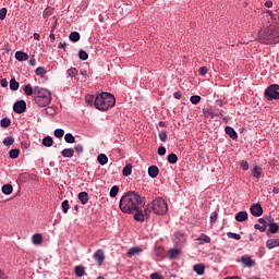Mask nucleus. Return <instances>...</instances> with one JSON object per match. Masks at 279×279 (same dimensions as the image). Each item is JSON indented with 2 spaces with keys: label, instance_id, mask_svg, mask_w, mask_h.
<instances>
[{
  "label": "nucleus",
  "instance_id": "1",
  "mask_svg": "<svg viewBox=\"0 0 279 279\" xmlns=\"http://www.w3.org/2000/svg\"><path fill=\"white\" fill-rule=\"evenodd\" d=\"M143 199H145V197L141 196L136 191L126 192L120 198L119 208L125 213V215H134V211L138 210V207L143 204Z\"/></svg>",
  "mask_w": 279,
  "mask_h": 279
},
{
  "label": "nucleus",
  "instance_id": "2",
  "mask_svg": "<svg viewBox=\"0 0 279 279\" xmlns=\"http://www.w3.org/2000/svg\"><path fill=\"white\" fill-rule=\"evenodd\" d=\"M116 104L117 98H114V95L108 92H102L96 96L94 107L96 110L106 112L107 110H110V108H114Z\"/></svg>",
  "mask_w": 279,
  "mask_h": 279
},
{
  "label": "nucleus",
  "instance_id": "3",
  "mask_svg": "<svg viewBox=\"0 0 279 279\" xmlns=\"http://www.w3.org/2000/svg\"><path fill=\"white\" fill-rule=\"evenodd\" d=\"M51 92L40 86H35L34 101L39 108H47L51 104Z\"/></svg>",
  "mask_w": 279,
  "mask_h": 279
},
{
  "label": "nucleus",
  "instance_id": "4",
  "mask_svg": "<svg viewBox=\"0 0 279 279\" xmlns=\"http://www.w3.org/2000/svg\"><path fill=\"white\" fill-rule=\"evenodd\" d=\"M258 40L263 45H271V43H279V32L274 26H268L259 32Z\"/></svg>",
  "mask_w": 279,
  "mask_h": 279
},
{
  "label": "nucleus",
  "instance_id": "5",
  "mask_svg": "<svg viewBox=\"0 0 279 279\" xmlns=\"http://www.w3.org/2000/svg\"><path fill=\"white\" fill-rule=\"evenodd\" d=\"M151 204V209L153 213L155 215H167V213L169 211V206L167 205V202L163 201L162 197H157L155 198L153 202H150Z\"/></svg>",
  "mask_w": 279,
  "mask_h": 279
},
{
  "label": "nucleus",
  "instance_id": "6",
  "mask_svg": "<svg viewBox=\"0 0 279 279\" xmlns=\"http://www.w3.org/2000/svg\"><path fill=\"white\" fill-rule=\"evenodd\" d=\"M279 85L278 84H271L269 85L264 95L268 101H278L279 99Z\"/></svg>",
  "mask_w": 279,
  "mask_h": 279
},
{
  "label": "nucleus",
  "instance_id": "7",
  "mask_svg": "<svg viewBox=\"0 0 279 279\" xmlns=\"http://www.w3.org/2000/svg\"><path fill=\"white\" fill-rule=\"evenodd\" d=\"M26 110L27 102L25 100L21 99L14 102L13 112H15V114H23V112H25Z\"/></svg>",
  "mask_w": 279,
  "mask_h": 279
},
{
  "label": "nucleus",
  "instance_id": "8",
  "mask_svg": "<svg viewBox=\"0 0 279 279\" xmlns=\"http://www.w3.org/2000/svg\"><path fill=\"white\" fill-rule=\"evenodd\" d=\"M93 258L96 260L98 267H101L104 265V260H106V253H104V250L98 248L94 253Z\"/></svg>",
  "mask_w": 279,
  "mask_h": 279
},
{
  "label": "nucleus",
  "instance_id": "9",
  "mask_svg": "<svg viewBox=\"0 0 279 279\" xmlns=\"http://www.w3.org/2000/svg\"><path fill=\"white\" fill-rule=\"evenodd\" d=\"M268 220V231H267V235L269 236V234H278L279 233V225L276 223L274 218H267Z\"/></svg>",
  "mask_w": 279,
  "mask_h": 279
},
{
  "label": "nucleus",
  "instance_id": "10",
  "mask_svg": "<svg viewBox=\"0 0 279 279\" xmlns=\"http://www.w3.org/2000/svg\"><path fill=\"white\" fill-rule=\"evenodd\" d=\"M250 210L253 217H263V205H260V203L251 205Z\"/></svg>",
  "mask_w": 279,
  "mask_h": 279
},
{
  "label": "nucleus",
  "instance_id": "11",
  "mask_svg": "<svg viewBox=\"0 0 279 279\" xmlns=\"http://www.w3.org/2000/svg\"><path fill=\"white\" fill-rule=\"evenodd\" d=\"M174 242L178 245H184V243H186V233H184V231H177L174 233Z\"/></svg>",
  "mask_w": 279,
  "mask_h": 279
},
{
  "label": "nucleus",
  "instance_id": "12",
  "mask_svg": "<svg viewBox=\"0 0 279 279\" xmlns=\"http://www.w3.org/2000/svg\"><path fill=\"white\" fill-rule=\"evenodd\" d=\"M238 263H242L244 267H254V265H256V262L252 259L251 256H247V255H243L241 259L238 260Z\"/></svg>",
  "mask_w": 279,
  "mask_h": 279
},
{
  "label": "nucleus",
  "instance_id": "13",
  "mask_svg": "<svg viewBox=\"0 0 279 279\" xmlns=\"http://www.w3.org/2000/svg\"><path fill=\"white\" fill-rule=\"evenodd\" d=\"M23 93L26 97H36V86L32 87V84H27L23 86Z\"/></svg>",
  "mask_w": 279,
  "mask_h": 279
},
{
  "label": "nucleus",
  "instance_id": "14",
  "mask_svg": "<svg viewBox=\"0 0 279 279\" xmlns=\"http://www.w3.org/2000/svg\"><path fill=\"white\" fill-rule=\"evenodd\" d=\"M134 213H135L134 214V220L135 221L143 222V221H145V219H147V217L145 216L143 209H141V206L137 207V209H135Z\"/></svg>",
  "mask_w": 279,
  "mask_h": 279
},
{
  "label": "nucleus",
  "instance_id": "15",
  "mask_svg": "<svg viewBox=\"0 0 279 279\" xmlns=\"http://www.w3.org/2000/svg\"><path fill=\"white\" fill-rule=\"evenodd\" d=\"M15 60H17V62H27V60H29V54H27V52L17 50L15 52Z\"/></svg>",
  "mask_w": 279,
  "mask_h": 279
},
{
  "label": "nucleus",
  "instance_id": "16",
  "mask_svg": "<svg viewBox=\"0 0 279 279\" xmlns=\"http://www.w3.org/2000/svg\"><path fill=\"white\" fill-rule=\"evenodd\" d=\"M225 132L226 134H228V136L232 138V141H236V138H239V133H236V131L232 126H226Z\"/></svg>",
  "mask_w": 279,
  "mask_h": 279
},
{
  "label": "nucleus",
  "instance_id": "17",
  "mask_svg": "<svg viewBox=\"0 0 279 279\" xmlns=\"http://www.w3.org/2000/svg\"><path fill=\"white\" fill-rule=\"evenodd\" d=\"M158 173H160V169H158V166H149L148 167V175L149 178H158Z\"/></svg>",
  "mask_w": 279,
  "mask_h": 279
},
{
  "label": "nucleus",
  "instance_id": "18",
  "mask_svg": "<svg viewBox=\"0 0 279 279\" xmlns=\"http://www.w3.org/2000/svg\"><path fill=\"white\" fill-rule=\"evenodd\" d=\"M193 269L197 276H204V274H206V266H204V264H195Z\"/></svg>",
  "mask_w": 279,
  "mask_h": 279
},
{
  "label": "nucleus",
  "instance_id": "19",
  "mask_svg": "<svg viewBox=\"0 0 279 279\" xmlns=\"http://www.w3.org/2000/svg\"><path fill=\"white\" fill-rule=\"evenodd\" d=\"M266 247L268 250H274V247H279V239H268L266 241Z\"/></svg>",
  "mask_w": 279,
  "mask_h": 279
},
{
  "label": "nucleus",
  "instance_id": "20",
  "mask_svg": "<svg viewBox=\"0 0 279 279\" xmlns=\"http://www.w3.org/2000/svg\"><path fill=\"white\" fill-rule=\"evenodd\" d=\"M252 175H253V178L260 180V175H263V167L254 166V168L252 170Z\"/></svg>",
  "mask_w": 279,
  "mask_h": 279
},
{
  "label": "nucleus",
  "instance_id": "21",
  "mask_svg": "<svg viewBox=\"0 0 279 279\" xmlns=\"http://www.w3.org/2000/svg\"><path fill=\"white\" fill-rule=\"evenodd\" d=\"M235 221H239L240 223H243V221H247V211H239L235 215Z\"/></svg>",
  "mask_w": 279,
  "mask_h": 279
},
{
  "label": "nucleus",
  "instance_id": "22",
  "mask_svg": "<svg viewBox=\"0 0 279 279\" xmlns=\"http://www.w3.org/2000/svg\"><path fill=\"white\" fill-rule=\"evenodd\" d=\"M77 197L81 204H83V206H86V204H88V199H89L88 192H81L78 193Z\"/></svg>",
  "mask_w": 279,
  "mask_h": 279
},
{
  "label": "nucleus",
  "instance_id": "23",
  "mask_svg": "<svg viewBox=\"0 0 279 279\" xmlns=\"http://www.w3.org/2000/svg\"><path fill=\"white\" fill-rule=\"evenodd\" d=\"M143 252V248L141 246H133L128 251L129 258H132V256H136V254H141Z\"/></svg>",
  "mask_w": 279,
  "mask_h": 279
},
{
  "label": "nucleus",
  "instance_id": "24",
  "mask_svg": "<svg viewBox=\"0 0 279 279\" xmlns=\"http://www.w3.org/2000/svg\"><path fill=\"white\" fill-rule=\"evenodd\" d=\"M74 155H75V150L73 148H64L61 151V156L63 158H73Z\"/></svg>",
  "mask_w": 279,
  "mask_h": 279
},
{
  "label": "nucleus",
  "instance_id": "25",
  "mask_svg": "<svg viewBox=\"0 0 279 279\" xmlns=\"http://www.w3.org/2000/svg\"><path fill=\"white\" fill-rule=\"evenodd\" d=\"M21 84L19 83V81H16V78L12 77L9 82V87L10 90L16 92L19 90Z\"/></svg>",
  "mask_w": 279,
  "mask_h": 279
},
{
  "label": "nucleus",
  "instance_id": "26",
  "mask_svg": "<svg viewBox=\"0 0 279 279\" xmlns=\"http://www.w3.org/2000/svg\"><path fill=\"white\" fill-rule=\"evenodd\" d=\"M199 242V245H204V243H210L213 241L210 236L206 235V233H201V235L196 239Z\"/></svg>",
  "mask_w": 279,
  "mask_h": 279
},
{
  "label": "nucleus",
  "instance_id": "27",
  "mask_svg": "<svg viewBox=\"0 0 279 279\" xmlns=\"http://www.w3.org/2000/svg\"><path fill=\"white\" fill-rule=\"evenodd\" d=\"M41 145H44V147H52L53 146V137H51L49 135L44 137L41 141Z\"/></svg>",
  "mask_w": 279,
  "mask_h": 279
},
{
  "label": "nucleus",
  "instance_id": "28",
  "mask_svg": "<svg viewBox=\"0 0 279 279\" xmlns=\"http://www.w3.org/2000/svg\"><path fill=\"white\" fill-rule=\"evenodd\" d=\"M74 274L76 278H82L84 274H86V270L84 269V266H75Z\"/></svg>",
  "mask_w": 279,
  "mask_h": 279
},
{
  "label": "nucleus",
  "instance_id": "29",
  "mask_svg": "<svg viewBox=\"0 0 279 279\" xmlns=\"http://www.w3.org/2000/svg\"><path fill=\"white\" fill-rule=\"evenodd\" d=\"M98 165H101L104 167L105 165H108V156L106 154H99L97 156Z\"/></svg>",
  "mask_w": 279,
  "mask_h": 279
},
{
  "label": "nucleus",
  "instance_id": "30",
  "mask_svg": "<svg viewBox=\"0 0 279 279\" xmlns=\"http://www.w3.org/2000/svg\"><path fill=\"white\" fill-rule=\"evenodd\" d=\"M122 175H124V178H128L130 175H132V163H126L122 170Z\"/></svg>",
  "mask_w": 279,
  "mask_h": 279
},
{
  "label": "nucleus",
  "instance_id": "31",
  "mask_svg": "<svg viewBox=\"0 0 279 279\" xmlns=\"http://www.w3.org/2000/svg\"><path fill=\"white\" fill-rule=\"evenodd\" d=\"M268 219H272V217L265 215L263 218L258 219V223H260V226H265V230H267V227L269 226Z\"/></svg>",
  "mask_w": 279,
  "mask_h": 279
},
{
  "label": "nucleus",
  "instance_id": "32",
  "mask_svg": "<svg viewBox=\"0 0 279 279\" xmlns=\"http://www.w3.org/2000/svg\"><path fill=\"white\" fill-rule=\"evenodd\" d=\"M180 250L179 248H170L169 250V258L170 260H174V258H178L180 256Z\"/></svg>",
  "mask_w": 279,
  "mask_h": 279
},
{
  "label": "nucleus",
  "instance_id": "33",
  "mask_svg": "<svg viewBox=\"0 0 279 279\" xmlns=\"http://www.w3.org/2000/svg\"><path fill=\"white\" fill-rule=\"evenodd\" d=\"M203 114H204V117H206L207 119H208V118L215 119V117H217L218 113H214V112H213V108H209V109H208V108H207V109L205 108V109H203Z\"/></svg>",
  "mask_w": 279,
  "mask_h": 279
},
{
  "label": "nucleus",
  "instance_id": "34",
  "mask_svg": "<svg viewBox=\"0 0 279 279\" xmlns=\"http://www.w3.org/2000/svg\"><path fill=\"white\" fill-rule=\"evenodd\" d=\"M20 154H21V149L13 148L9 151V158H11L12 160H16V158H19Z\"/></svg>",
  "mask_w": 279,
  "mask_h": 279
},
{
  "label": "nucleus",
  "instance_id": "35",
  "mask_svg": "<svg viewBox=\"0 0 279 279\" xmlns=\"http://www.w3.org/2000/svg\"><path fill=\"white\" fill-rule=\"evenodd\" d=\"M14 191V187H12V184H4L2 186V193L3 195H12V192Z\"/></svg>",
  "mask_w": 279,
  "mask_h": 279
},
{
  "label": "nucleus",
  "instance_id": "36",
  "mask_svg": "<svg viewBox=\"0 0 279 279\" xmlns=\"http://www.w3.org/2000/svg\"><path fill=\"white\" fill-rule=\"evenodd\" d=\"M167 160L169 165H175L178 162V155L175 153H171L168 155Z\"/></svg>",
  "mask_w": 279,
  "mask_h": 279
},
{
  "label": "nucleus",
  "instance_id": "37",
  "mask_svg": "<svg viewBox=\"0 0 279 279\" xmlns=\"http://www.w3.org/2000/svg\"><path fill=\"white\" fill-rule=\"evenodd\" d=\"M97 96L95 95H86L85 96V104H87V106H95V99Z\"/></svg>",
  "mask_w": 279,
  "mask_h": 279
},
{
  "label": "nucleus",
  "instance_id": "38",
  "mask_svg": "<svg viewBox=\"0 0 279 279\" xmlns=\"http://www.w3.org/2000/svg\"><path fill=\"white\" fill-rule=\"evenodd\" d=\"M33 243H34V245H40V243H43V234L35 233L33 235Z\"/></svg>",
  "mask_w": 279,
  "mask_h": 279
},
{
  "label": "nucleus",
  "instance_id": "39",
  "mask_svg": "<svg viewBox=\"0 0 279 279\" xmlns=\"http://www.w3.org/2000/svg\"><path fill=\"white\" fill-rule=\"evenodd\" d=\"M81 35L78 32H72L70 34V40L71 43H80Z\"/></svg>",
  "mask_w": 279,
  "mask_h": 279
},
{
  "label": "nucleus",
  "instance_id": "40",
  "mask_svg": "<svg viewBox=\"0 0 279 279\" xmlns=\"http://www.w3.org/2000/svg\"><path fill=\"white\" fill-rule=\"evenodd\" d=\"M57 108L56 107H47L46 109H44V112L46 114H48L49 117H56L57 114Z\"/></svg>",
  "mask_w": 279,
  "mask_h": 279
},
{
  "label": "nucleus",
  "instance_id": "41",
  "mask_svg": "<svg viewBox=\"0 0 279 279\" xmlns=\"http://www.w3.org/2000/svg\"><path fill=\"white\" fill-rule=\"evenodd\" d=\"M61 208L64 215L69 213V209L71 208V205L69 204V199H65L61 203Z\"/></svg>",
  "mask_w": 279,
  "mask_h": 279
},
{
  "label": "nucleus",
  "instance_id": "42",
  "mask_svg": "<svg viewBox=\"0 0 279 279\" xmlns=\"http://www.w3.org/2000/svg\"><path fill=\"white\" fill-rule=\"evenodd\" d=\"M2 143L5 147H10L11 145H14V137L8 136L2 141Z\"/></svg>",
  "mask_w": 279,
  "mask_h": 279
},
{
  "label": "nucleus",
  "instance_id": "43",
  "mask_svg": "<svg viewBox=\"0 0 279 279\" xmlns=\"http://www.w3.org/2000/svg\"><path fill=\"white\" fill-rule=\"evenodd\" d=\"M0 125L1 128H10V125H12V120H10V118H3L0 121Z\"/></svg>",
  "mask_w": 279,
  "mask_h": 279
},
{
  "label": "nucleus",
  "instance_id": "44",
  "mask_svg": "<svg viewBox=\"0 0 279 279\" xmlns=\"http://www.w3.org/2000/svg\"><path fill=\"white\" fill-rule=\"evenodd\" d=\"M144 216L146 217V219H148V217L151 215V213H154V209L151 208V203H149L145 208H144Z\"/></svg>",
  "mask_w": 279,
  "mask_h": 279
},
{
  "label": "nucleus",
  "instance_id": "45",
  "mask_svg": "<svg viewBox=\"0 0 279 279\" xmlns=\"http://www.w3.org/2000/svg\"><path fill=\"white\" fill-rule=\"evenodd\" d=\"M190 101H191V104H193V106H197V104H199V101H202V96H199V95L191 96Z\"/></svg>",
  "mask_w": 279,
  "mask_h": 279
},
{
  "label": "nucleus",
  "instance_id": "46",
  "mask_svg": "<svg viewBox=\"0 0 279 279\" xmlns=\"http://www.w3.org/2000/svg\"><path fill=\"white\" fill-rule=\"evenodd\" d=\"M65 143L73 144L75 143V136H73L71 133H66L64 135Z\"/></svg>",
  "mask_w": 279,
  "mask_h": 279
},
{
  "label": "nucleus",
  "instance_id": "47",
  "mask_svg": "<svg viewBox=\"0 0 279 279\" xmlns=\"http://www.w3.org/2000/svg\"><path fill=\"white\" fill-rule=\"evenodd\" d=\"M110 197L119 195V185H113L109 192Z\"/></svg>",
  "mask_w": 279,
  "mask_h": 279
},
{
  "label": "nucleus",
  "instance_id": "48",
  "mask_svg": "<svg viewBox=\"0 0 279 279\" xmlns=\"http://www.w3.org/2000/svg\"><path fill=\"white\" fill-rule=\"evenodd\" d=\"M53 135L56 138H62L64 136V129H56Z\"/></svg>",
  "mask_w": 279,
  "mask_h": 279
},
{
  "label": "nucleus",
  "instance_id": "49",
  "mask_svg": "<svg viewBox=\"0 0 279 279\" xmlns=\"http://www.w3.org/2000/svg\"><path fill=\"white\" fill-rule=\"evenodd\" d=\"M276 12L277 14L274 11H266V14H269L271 21H277L279 19V9Z\"/></svg>",
  "mask_w": 279,
  "mask_h": 279
},
{
  "label": "nucleus",
  "instance_id": "50",
  "mask_svg": "<svg viewBox=\"0 0 279 279\" xmlns=\"http://www.w3.org/2000/svg\"><path fill=\"white\" fill-rule=\"evenodd\" d=\"M36 75H47V69L45 66H38L35 70Z\"/></svg>",
  "mask_w": 279,
  "mask_h": 279
},
{
  "label": "nucleus",
  "instance_id": "51",
  "mask_svg": "<svg viewBox=\"0 0 279 279\" xmlns=\"http://www.w3.org/2000/svg\"><path fill=\"white\" fill-rule=\"evenodd\" d=\"M227 236L229 239H234L235 241H241V234H239V233L228 232Z\"/></svg>",
  "mask_w": 279,
  "mask_h": 279
},
{
  "label": "nucleus",
  "instance_id": "52",
  "mask_svg": "<svg viewBox=\"0 0 279 279\" xmlns=\"http://www.w3.org/2000/svg\"><path fill=\"white\" fill-rule=\"evenodd\" d=\"M78 58H80V60H83V61L86 60L88 58V52L83 49H80Z\"/></svg>",
  "mask_w": 279,
  "mask_h": 279
},
{
  "label": "nucleus",
  "instance_id": "53",
  "mask_svg": "<svg viewBox=\"0 0 279 279\" xmlns=\"http://www.w3.org/2000/svg\"><path fill=\"white\" fill-rule=\"evenodd\" d=\"M77 75V70L75 68H70L68 70V77H75Z\"/></svg>",
  "mask_w": 279,
  "mask_h": 279
},
{
  "label": "nucleus",
  "instance_id": "54",
  "mask_svg": "<svg viewBox=\"0 0 279 279\" xmlns=\"http://www.w3.org/2000/svg\"><path fill=\"white\" fill-rule=\"evenodd\" d=\"M5 16H8V9H0V21H5Z\"/></svg>",
  "mask_w": 279,
  "mask_h": 279
},
{
  "label": "nucleus",
  "instance_id": "55",
  "mask_svg": "<svg viewBox=\"0 0 279 279\" xmlns=\"http://www.w3.org/2000/svg\"><path fill=\"white\" fill-rule=\"evenodd\" d=\"M159 140L161 141V143H167V131L159 132Z\"/></svg>",
  "mask_w": 279,
  "mask_h": 279
},
{
  "label": "nucleus",
  "instance_id": "56",
  "mask_svg": "<svg viewBox=\"0 0 279 279\" xmlns=\"http://www.w3.org/2000/svg\"><path fill=\"white\" fill-rule=\"evenodd\" d=\"M218 217H219V214L217 211H213L210 215V223H216Z\"/></svg>",
  "mask_w": 279,
  "mask_h": 279
},
{
  "label": "nucleus",
  "instance_id": "57",
  "mask_svg": "<svg viewBox=\"0 0 279 279\" xmlns=\"http://www.w3.org/2000/svg\"><path fill=\"white\" fill-rule=\"evenodd\" d=\"M240 167L243 171H247L250 169V163L245 160L240 161Z\"/></svg>",
  "mask_w": 279,
  "mask_h": 279
},
{
  "label": "nucleus",
  "instance_id": "58",
  "mask_svg": "<svg viewBox=\"0 0 279 279\" xmlns=\"http://www.w3.org/2000/svg\"><path fill=\"white\" fill-rule=\"evenodd\" d=\"M74 151L76 154H83L84 153V146H82V144H77L74 146Z\"/></svg>",
  "mask_w": 279,
  "mask_h": 279
},
{
  "label": "nucleus",
  "instance_id": "59",
  "mask_svg": "<svg viewBox=\"0 0 279 279\" xmlns=\"http://www.w3.org/2000/svg\"><path fill=\"white\" fill-rule=\"evenodd\" d=\"M158 156H165L167 154V148L165 146H159L157 149Z\"/></svg>",
  "mask_w": 279,
  "mask_h": 279
},
{
  "label": "nucleus",
  "instance_id": "60",
  "mask_svg": "<svg viewBox=\"0 0 279 279\" xmlns=\"http://www.w3.org/2000/svg\"><path fill=\"white\" fill-rule=\"evenodd\" d=\"M150 279H165V276H162L160 272H153L150 275Z\"/></svg>",
  "mask_w": 279,
  "mask_h": 279
},
{
  "label": "nucleus",
  "instance_id": "61",
  "mask_svg": "<svg viewBox=\"0 0 279 279\" xmlns=\"http://www.w3.org/2000/svg\"><path fill=\"white\" fill-rule=\"evenodd\" d=\"M255 230H258L259 232H267V229H265V226L255 223L254 225Z\"/></svg>",
  "mask_w": 279,
  "mask_h": 279
},
{
  "label": "nucleus",
  "instance_id": "62",
  "mask_svg": "<svg viewBox=\"0 0 279 279\" xmlns=\"http://www.w3.org/2000/svg\"><path fill=\"white\" fill-rule=\"evenodd\" d=\"M19 180H20V182H25L26 180H29V174H27V173H21V174L19 175Z\"/></svg>",
  "mask_w": 279,
  "mask_h": 279
},
{
  "label": "nucleus",
  "instance_id": "63",
  "mask_svg": "<svg viewBox=\"0 0 279 279\" xmlns=\"http://www.w3.org/2000/svg\"><path fill=\"white\" fill-rule=\"evenodd\" d=\"M199 75H206L208 73V68L206 66H201L198 70Z\"/></svg>",
  "mask_w": 279,
  "mask_h": 279
},
{
  "label": "nucleus",
  "instance_id": "64",
  "mask_svg": "<svg viewBox=\"0 0 279 279\" xmlns=\"http://www.w3.org/2000/svg\"><path fill=\"white\" fill-rule=\"evenodd\" d=\"M0 85L2 86V88H8V78H2L0 81Z\"/></svg>",
  "mask_w": 279,
  "mask_h": 279
}]
</instances>
